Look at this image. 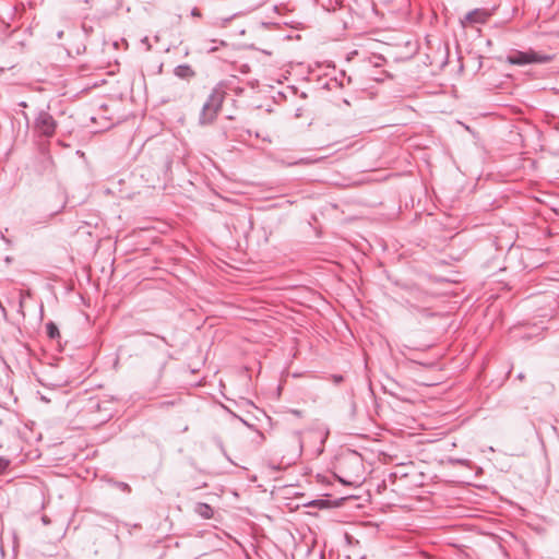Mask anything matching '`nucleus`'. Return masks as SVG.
Wrapping results in <instances>:
<instances>
[{
  "instance_id": "obj_17",
  "label": "nucleus",
  "mask_w": 559,
  "mask_h": 559,
  "mask_svg": "<svg viewBox=\"0 0 559 559\" xmlns=\"http://www.w3.org/2000/svg\"><path fill=\"white\" fill-rule=\"evenodd\" d=\"M556 93H559V91H556Z\"/></svg>"
},
{
  "instance_id": "obj_7",
  "label": "nucleus",
  "mask_w": 559,
  "mask_h": 559,
  "mask_svg": "<svg viewBox=\"0 0 559 559\" xmlns=\"http://www.w3.org/2000/svg\"><path fill=\"white\" fill-rule=\"evenodd\" d=\"M326 11H335L341 5V0H314Z\"/></svg>"
},
{
  "instance_id": "obj_2",
  "label": "nucleus",
  "mask_w": 559,
  "mask_h": 559,
  "mask_svg": "<svg viewBox=\"0 0 559 559\" xmlns=\"http://www.w3.org/2000/svg\"><path fill=\"white\" fill-rule=\"evenodd\" d=\"M554 56L540 53L533 49L526 51L513 50L507 56V62L515 66H525L530 63H548L552 61Z\"/></svg>"
},
{
  "instance_id": "obj_16",
  "label": "nucleus",
  "mask_w": 559,
  "mask_h": 559,
  "mask_svg": "<svg viewBox=\"0 0 559 559\" xmlns=\"http://www.w3.org/2000/svg\"><path fill=\"white\" fill-rule=\"evenodd\" d=\"M518 378H519L520 380H522V379L524 378L523 373H520V374L518 376Z\"/></svg>"
},
{
  "instance_id": "obj_5",
  "label": "nucleus",
  "mask_w": 559,
  "mask_h": 559,
  "mask_svg": "<svg viewBox=\"0 0 559 559\" xmlns=\"http://www.w3.org/2000/svg\"><path fill=\"white\" fill-rule=\"evenodd\" d=\"M174 73L182 80H190L195 76V71L189 64H179L175 68Z\"/></svg>"
},
{
  "instance_id": "obj_1",
  "label": "nucleus",
  "mask_w": 559,
  "mask_h": 559,
  "mask_svg": "<svg viewBox=\"0 0 559 559\" xmlns=\"http://www.w3.org/2000/svg\"><path fill=\"white\" fill-rule=\"evenodd\" d=\"M225 99V92L219 88H214L209 95L206 102L203 104L201 108V112L199 115V124L200 126H209L212 124L218 112L222 109L223 103Z\"/></svg>"
},
{
  "instance_id": "obj_9",
  "label": "nucleus",
  "mask_w": 559,
  "mask_h": 559,
  "mask_svg": "<svg viewBox=\"0 0 559 559\" xmlns=\"http://www.w3.org/2000/svg\"><path fill=\"white\" fill-rule=\"evenodd\" d=\"M449 462L451 464H457V465H463V466H468L469 465V461L466 460V459H454V457H450L449 459Z\"/></svg>"
},
{
  "instance_id": "obj_12",
  "label": "nucleus",
  "mask_w": 559,
  "mask_h": 559,
  "mask_svg": "<svg viewBox=\"0 0 559 559\" xmlns=\"http://www.w3.org/2000/svg\"><path fill=\"white\" fill-rule=\"evenodd\" d=\"M141 41H142L144 45H146L147 50H150V49H151V44H150V41H148V37H146V36H145Z\"/></svg>"
},
{
  "instance_id": "obj_3",
  "label": "nucleus",
  "mask_w": 559,
  "mask_h": 559,
  "mask_svg": "<svg viewBox=\"0 0 559 559\" xmlns=\"http://www.w3.org/2000/svg\"><path fill=\"white\" fill-rule=\"evenodd\" d=\"M58 127L55 118L45 110L38 112L34 121L35 131L45 138H52Z\"/></svg>"
},
{
  "instance_id": "obj_15",
  "label": "nucleus",
  "mask_w": 559,
  "mask_h": 559,
  "mask_svg": "<svg viewBox=\"0 0 559 559\" xmlns=\"http://www.w3.org/2000/svg\"><path fill=\"white\" fill-rule=\"evenodd\" d=\"M62 35H63V32H62V31L58 32V34H57L58 38H61V37H62Z\"/></svg>"
},
{
  "instance_id": "obj_13",
  "label": "nucleus",
  "mask_w": 559,
  "mask_h": 559,
  "mask_svg": "<svg viewBox=\"0 0 559 559\" xmlns=\"http://www.w3.org/2000/svg\"><path fill=\"white\" fill-rule=\"evenodd\" d=\"M82 28L84 31L85 34H88L90 32H92V27L91 26H87L86 24H83L82 25Z\"/></svg>"
},
{
  "instance_id": "obj_10",
  "label": "nucleus",
  "mask_w": 559,
  "mask_h": 559,
  "mask_svg": "<svg viewBox=\"0 0 559 559\" xmlns=\"http://www.w3.org/2000/svg\"><path fill=\"white\" fill-rule=\"evenodd\" d=\"M10 461L0 456V474L9 467Z\"/></svg>"
},
{
  "instance_id": "obj_4",
  "label": "nucleus",
  "mask_w": 559,
  "mask_h": 559,
  "mask_svg": "<svg viewBox=\"0 0 559 559\" xmlns=\"http://www.w3.org/2000/svg\"><path fill=\"white\" fill-rule=\"evenodd\" d=\"M489 13L485 10L475 9L465 15V21L473 24H484L487 22Z\"/></svg>"
},
{
  "instance_id": "obj_11",
  "label": "nucleus",
  "mask_w": 559,
  "mask_h": 559,
  "mask_svg": "<svg viewBox=\"0 0 559 559\" xmlns=\"http://www.w3.org/2000/svg\"><path fill=\"white\" fill-rule=\"evenodd\" d=\"M344 378L343 376L341 374H333L332 376V381L334 384H340L341 382H343Z\"/></svg>"
},
{
  "instance_id": "obj_8",
  "label": "nucleus",
  "mask_w": 559,
  "mask_h": 559,
  "mask_svg": "<svg viewBox=\"0 0 559 559\" xmlns=\"http://www.w3.org/2000/svg\"><path fill=\"white\" fill-rule=\"evenodd\" d=\"M46 332L48 337L51 340L60 336L58 326L51 321L46 324Z\"/></svg>"
},
{
  "instance_id": "obj_14",
  "label": "nucleus",
  "mask_w": 559,
  "mask_h": 559,
  "mask_svg": "<svg viewBox=\"0 0 559 559\" xmlns=\"http://www.w3.org/2000/svg\"><path fill=\"white\" fill-rule=\"evenodd\" d=\"M191 14H192L193 16H199V15H200V12H199V10H198V9H195V8H194V9L192 10Z\"/></svg>"
},
{
  "instance_id": "obj_6",
  "label": "nucleus",
  "mask_w": 559,
  "mask_h": 559,
  "mask_svg": "<svg viewBox=\"0 0 559 559\" xmlns=\"http://www.w3.org/2000/svg\"><path fill=\"white\" fill-rule=\"evenodd\" d=\"M194 511L203 519H211L213 516V509L207 503H197Z\"/></svg>"
}]
</instances>
